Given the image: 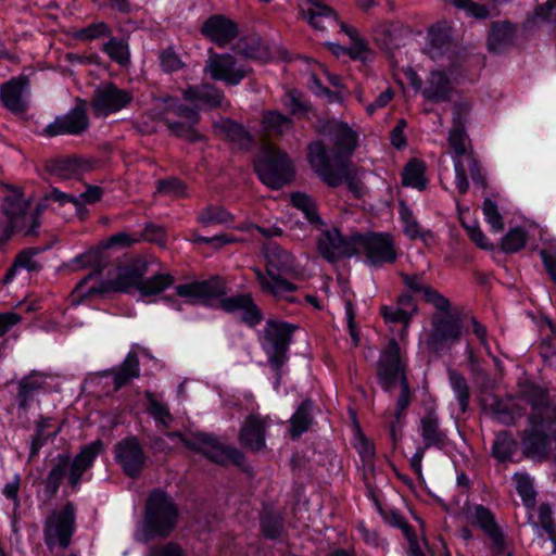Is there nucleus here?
I'll list each match as a JSON object with an SVG mask.
<instances>
[{
	"label": "nucleus",
	"mask_w": 556,
	"mask_h": 556,
	"mask_svg": "<svg viewBox=\"0 0 556 556\" xmlns=\"http://www.w3.org/2000/svg\"><path fill=\"white\" fill-rule=\"evenodd\" d=\"M355 149L356 141H311L306 148V160L325 185L337 188L345 182L361 198L365 187L359 169L351 161Z\"/></svg>",
	"instance_id": "obj_1"
},
{
	"label": "nucleus",
	"mask_w": 556,
	"mask_h": 556,
	"mask_svg": "<svg viewBox=\"0 0 556 556\" xmlns=\"http://www.w3.org/2000/svg\"><path fill=\"white\" fill-rule=\"evenodd\" d=\"M184 99L192 104L191 108L179 103L170 96L153 99V104L160 110L173 112L179 121H168L167 126L172 136L199 139L194 126L199 122V111L203 109L223 108L226 104L224 93L212 85L188 87L182 91Z\"/></svg>",
	"instance_id": "obj_2"
},
{
	"label": "nucleus",
	"mask_w": 556,
	"mask_h": 556,
	"mask_svg": "<svg viewBox=\"0 0 556 556\" xmlns=\"http://www.w3.org/2000/svg\"><path fill=\"white\" fill-rule=\"evenodd\" d=\"M265 273L260 268H253L262 292L270 294L278 300L291 303L296 302V298L292 293L298 290V286L285 278V276H290L291 278H299L301 276L294 256L281 247L270 243L265 247Z\"/></svg>",
	"instance_id": "obj_3"
},
{
	"label": "nucleus",
	"mask_w": 556,
	"mask_h": 556,
	"mask_svg": "<svg viewBox=\"0 0 556 556\" xmlns=\"http://www.w3.org/2000/svg\"><path fill=\"white\" fill-rule=\"evenodd\" d=\"M523 397L533 406L530 417V430L523 437V456L534 460H543L549 454V434L554 433L555 421L549 416L547 392L523 381Z\"/></svg>",
	"instance_id": "obj_4"
},
{
	"label": "nucleus",
	"mask_w": 556,
	"mask_h": 556,
	"mask_svg": "<svg viewBox=\"0 0 556 556\" xmlns=\"http://www.w3.org/2000/svg\"><path fill=\"white\" fill-rule=\"evenodd\" d=\"M256 150L253 167L258 179L268 188L278 190L290 184L295 177V166L286 151L273 141H239L240 151Z\"/></svg>",
	"instance_id": "obj_5"
},
{
	"label": "nucleus",
	"mask_w": 556,
	"mask_h": 556,
	"mask_svg": "<svg viewBox=\"0 0 556 556\" xmlns=\"http://www.w3.org/2000/svg\"><path fill=\"white\" fill-rule=\"evenodd\" d=\"M178 519L179 508L174 498L161 489L152 490L144 504L138 540L147 543L153 539H167Z\"/></svg>",
	"instance_id": "obj_6"
},
{
	"label": "nucleus",
	"mask_w": 556,
	"mask_h": 556,
	"mask_svg": "<svg viewBox=\"0 0 556 556\" xmlns=\"http://www.w3.org/2000/svg\"><path fill=\"white\" fill-rule=\"evenodd\" d=\"M7 194L3 197L1 210L8 219V224L0 233V243H5L14 231H23L25 236H38L40 223L38 216L45 208V204L38 203L34 212H30V202L23 198L20 188L3 185Z\"/></svg>",
	"instance_id": "obj_7"
},
{
	"label": "nucleus",
	"mask_w": 556,
	"mask_h": 556,
	"mask_svg": "<svg viewBox=\"0 0 556 556\" xmlns=\"http://www.w3.org/2000/svg\"><path fill=\"white\" fill-rule=\"evenodd\" d=\"M378 382L386 391H391L399 381L401 394L396 401L394 417L397 422L401 421L404 412L412 402V391L405 374V367L400 356V345L395 339H391L387 348L381 352L377 363Z\"/></svg>",
	"instance_id": "obj_8"
},
{
	"label": "nucleus",
	"mask_w": 556,
	"mask_h": 556,
	"mask_svg": "<svg viewBox=\"0 0 556 556\" xmlns=\"http://www.w3.org/2000/svg\"><path fill=\"white\" fill-rule=\"evenodd\" d=\"M105 264L101 261L97 262L96 269L83 278L76 286L74 293L77 298L91 296L93 294H104L110 291L128 292L130 288H136L139 291L141 279L148 270L147 262L137 260L128 266L118 267L116 277L109 280H103L99 286H93L85 289L87 282L93 278L100 277Z\"/></svg>",
	"instance_id": "obj_9"
},
{
	"label": "nucleus",
	"mask_w": 556,
	"mask_h": 556,
	"mask_svg": "<svg viewBox=\"0 0 556 556\" xmlns=\"http://www.w3.org/2000/svg\"><path fill=\"white\" fill-rule=\"evenodd\" d=\"M102 450L103 443L97 440L81 447L72 462H70L67 455H59L56 464L47 476L46 493L50 497L54 496L67 470L68 483L75 489L79 484L83 475L92 466Z\"/></svg>",
	"instance_id": "obj_10"
},
{
	"label": "nucleus",
	"mask_w": 556,
	"mask_h": 556,
	"mask_svg": "<svg viewBox=\"0 0 556 556\" xmlns=\"http://www.w3.org/2000/svg\"><path fill=\"white\" fill-rule=\"evenodd\" d=\"M300 12L315 29L324 30L329 26H340V30L351 39V46L348 48V54L352 59H366L368 53L367 42L358 36L356 28L345 23H339L334 11L330 7L319 0H308L305 7H301Z\"/></svg>",
	"instance_id": "obj_11"
},
{
	"label": "nucleus",
	"mask_w": 556,
	"mask_h": 556,
	"mask_svg": "<svg viewBox=\"0 0 556 556\" xmlns=\"http://www.w3.org/2000/svg\"><path fill=\"white\" fill-rule=\"evenodd\" d=\"M460 314L447 311H438L431 317V329L426 340L427 349L435 354L450 349L462 337Z\"/></svg>",
	"instance_id": "obj_12"
},
{
	"label": "nucleus",
	"mask_w": 556,
	"mask_h": 556,
	"mask_svg": "<svg viewBox=\"0 0 556 556\" xmlns=\"http://www.w3.org/2000/svg\"><path fill=\"white\" fill-rule=\"evenodd\" d=\"M169 438H178L182 443L201 454L211 462L218 465L232 463L241 466L244 463V455L237 447L220 443L215 437L206 433H197L193 438H184L179 432L167 433Z\"/></svg>",
	"instance_id": "obj_13"
},
{
	"label": "nucleus",
	"mask_w": 556,
	"mask_h": 556,
	"mask_svg": "<svg viewBox=\"0 0 556 556\" xmlns=\"http://www.w3.org/2000/svg\"><path fill=\"white\" fill-rule=\"evenodd\" d=\"M296 325L286 321L267 320L264 327L263 348L268 355L271 367L279 371L287 361V352Z\"/></svg>",
	"instance_id": "obj_14"
},
{
	"label": "nucleus",
	"mask_w": 556,
	"mask_h": 556,
	"mask_svg": "<svg viewBox=\"0 0 556 556\" xmlns=\"http://www.w3.org/2000/svg\"><path fill=\"white\" fill-rule=\"evenodd\" d=\"M450 152L454 159L456 188L465 194L469 188L467 172L475 184L485 187V178L480 172L470 141H450Z\"/></svg>",
	"instance_id": "obj_15"
},
{
	"label": "nucleus",
	"mask_w": 556,
	"mask_h": 556,
	"mask_svg": "<svg viewBox=\"0 0 556 556\" xmlns=\"http://www.w3.org/2000/svg\"><path fill=\"white\" fill-rule=\"evenodd\" d=\"M361 252L372 266L392 264L397 257L393 238L388 233H357L356 254Z\"/></svg>",
	"instance_id": "obj_16"
},
{
	"label": "nucleus",
	"mask_w": 556,
	"mask_h": 556,
	"mask_svg": "<svg viewBox=\"0 0 556 556\" xmlns=\"http://www.w3.org/2000/svg\"><path fill=\"white\" fill-rule=\"evenodd\" d=\"M75 529V508L67 503L60 511H52L45 522V542L48 546L56 543L67 548Z\"/></svg>",
	"instance_id": "obj_17"
},
{
	"label": "nucleus",
	"mask_w": 556,
	"mask_h": 556,
	"mask_svg": "<svg viewBox=\"0 0 556 556\" xmlns=\"http://www.w3.org/2000/svg\"><path fill=\"white\" fill-rule=\"evenodd\" d=\"M356 235L343 237L337 228L324 229L317 241L319 254L330 263L356 255Z\"/></svg>",
	"instance_id": "obj_18"
},
{
	"label": "nucleus",
	"mask_w": 556,
	"mask_h": 556,
	"mask_svg": "<svg viewBox=\"0 0 556 556\" xmlns=\"http://www.w3.org/2000/svg\"><path fill=\"white\" fill-rule=\"evenodd\" d=\"M409 78L413 87L420 90L422 97L433 103L450 101L454 92L453 78L441 70L431 71L424 86L416 73L412 72Z\"/></svg>",
	"instance_id": "obj_19"
},
{
	"label": "nucleus",
	"mask_w": 556,
	"mask_h": 556,
	"mask_svg": "<svg viewBox=\"0 0 556 556\" xmlns=\"http://www.w3.org/2000/svg\"><path fill=\"white\" fill-rule=\"evenodd\" d=\"M132 100V94L108 83L97 87L93 91L91 108L96 116H106L119 112Z\"/></svg>",
	"instance_id": "obj_20"
},
{
	"label": "nucleus",
	"mask_w": 556,
	"mask_h": 556,
	"mask_svg": "<svg viewBox=\"0 0 556 556\" xmlns=\"http://www.w3.org/2000/svg\"><path fill=\"white\" fill-rule=\"evenodd\" d=\"M89 125L87 117V102L77 99L75 106L61 116H58L45 129V135L56 136H79Z\"/></svg>",
	"instance_id": "obj_21"
},
{
	"label": "nucleus",
	"mask_w": 556,
	"mask_h": 556,
	"mask_svg": "<svg viewBox=\"0 0 556 556\" xmlns=\"http://www.w3.org/2000/svg\"><path fill=\"white\" fill-rule=\"evenodd\" d=\"M115 460L124 472L130 477H138L146 464V454L136 437H127L114 446Z\"/></svg>",
	"instance_id": "obj_22"
},
{
	"label": "nucleus",
	"mask_w": 556,
	"mask_h": 556,
	"mask_svg": "<svg viewBox=\"0 0 556 556\" xmlns=\"http://www.w3.org/2000/svg\"><path fill=\"white\" fill-rule=\"evenodd\" d=\"M205 70L215 80H222L228 85H238L249 73V68L230 54L213 55L207 61Z\"/></svg>",
	"instance_id": "obj_23"
},
{
	"label": "nucleus",
	"mask_w": 556,
	"mask_h": 556,
	"mask_svg": "<svg viewBox=\"0 0 556 556\" xmlns=\"http://www.w3.org/2000/svg\"><path fill=\"white\" fill-rule=\"evenodd\" d=\"M269 421L268 417H262L254 413L247 416L238 434L240 444L253 452L264 450L266 446V428Z\"/></svg>",
	"instance_id": "obj_24"
},
{
	"label": "nucleus",
	"mask_w": 556,
	"mask_h": 556,
	"mask_svg": "<svg viewBox=\"0 0 556 556\" xmlns=\"http://www.w3.org/2000/svg\"><path fill=\"white\" fill-rule=\"evenodd\" d=\"M176 293L190 303L207 304L212 299L225 294V286L218 277L208 280L184 283L176 287Z\"/></svg>",
	"instance_id": "obj_25"
},
{
	"label": "nucleus",
	"mask_w": 556,
	"mask_h": 556,
	"mask_svg": "<svg viewBox=\"0 0 556 556\" xmlns=\"http://www.w3.org/2000/svg\"><path fill=\"white\" fill-rule=\"evenodd\" d=\"M46 169L61 179H78L92 169V162L76 155L59 156L48 160Z\"/></svg>",
	"instance_id": "obj_26"
},
{
	"label": "nucleus",
	"mask_w": 556,
	"mask_h": 556,
	"mask_svg": "<svg viewBox=\"0 0 556 556\" xmlns=\"http://www.w3.org/2000/svg\"><path fill=\"white\" fill-rule=\"evenodd\" d=\"M473 510L476 523L492 542L493 555L502 556L507 548V542L501 528L495 521L494 515L488 507L483 505H476Z\"/></svg>",
	"instance_id": "obj_27"
},
{
	"label": "nucleus",
	"mask_w": 556,
	"mask_h": 556,
	"mask_svg": "<svg viewBox=\"0 0 556 556\" xmlns=\"http://www.w3.org/2000/svg\"><path fill=\"white\" fill-rule=\"evenodd\" d=\"M220 306L228 313L237 311L242 312L241 319L250 327H254L263 319V314L260 307L255 304L253 298L249 293L238 294L230 298L223 299Z\"/></svg>",
	"instance_id": "obj_28"
},
{
	"label": "nucleus",
	"mask_w": 556,
	"mask_h": 556,
	"mask_svg": "<svg viewBox=\"0 0 556 556\" xmlns=\"http://www.w3.org/2000/svg\"><path fill=\"white\" fill-rule=\"evenodd\" d=\"M3 105L13 113H23L28 106L27 79L18 77L3 84L0 90Z\"/></svg>",
	"instance_id": "obj_29"
},
{
	"label": "nucleus",
	"mask_w": 556,
	"mask_h": 556,
	"mask_svg": "<svg viewBox=\"0 0 556 556\" xmlns=\"http://www.w3.org/2000/svg\"><path fill=\"white\" fill-rule=\"evenodd\" d=\"M403 283L413 292L422 293L427 303L433 305L437 311H447L451 307V302L443 294L439 293L431 286L424 282L422 275H408L405 273L400 274Z\"/></svg>",
	"instance_id": "obj_30"
},
{
	"label": "nucleus",
	"mask_w": 556,
	"mask_h": 556,
	"mask_svg": "<svg viewBox=\"0 0 556 556\" xmlns=\"http://www.w3.org/2000/svg\"><path fill=\"white\" fill-rule=\"evenodd\" d=\"M237 33V25L220 15L210 17L202 26V34L219 47L228 45Z\"/></svg>",
	"instance_id": "obj_31"
},
{
	"label": "nucleus",
	"mask_w": 556,
	"mask_h": 556,
	"mask_svg": "<svg viewBox=\"0 0 556 556\" xmlns=\"http://www.w3.org/2000/svg\"><path fill=\"white\" fill-rule=\"evenodd\" d=\"M452 50L451 28L445 24H439L430 28L425 52L434 61H441L445 56L450 59Z\"/></svg>",
	"instance_id": "obj_32"
},
{
	"label": "nucleus",
	"mask_w": 556,
	"mask_h": 556,
	"mask_svg": "<svg viewBox=\"0 0 556 556\" xmlns=\"http://www.w3.org/2000/svg\"><path fill=\"white\" fill-rule=\"evenodd\" d=\"M479 401L482 409L486 414L492 415L500 422L510 424L515 420L510 400L504 401L492 392L483 391L481 392Z\"/></svg>",
	"instance_id": "obj_33"
},
{
	"label": "nucleus",
	"mask_w": 556,
	"mask_h": 556,
	"mask_svg": "<svg viewBox=\"0 0 556 556\" xmlns=\"http://www.w3.org/2000/svg\"><path fill=\"white\" fill-rule=\"evenodd\" d=\"M420 435L425 448H442L446 442V434L440 428L439 418L434 412H429L420 419Z\"/></svg>",
	"instance_id": "obj_34"
},
{
	"label": "nucleus",
	"mask_w": 556,
	"mask_h": 556,
	"mask_svg": "<svg viewBox=\"0 0 556 556\" xmlns=\"http://www.w3.org/2000/svg\"><path fill=\"white\" fill-rule=\"evenodd\" d=\"M515 36L516 28L510 23H493L488 38V47L492 52H503L513 45Z\"/></svg>",
	"instance_id": "obj_35"
},
{
	"label": "nucleus",
	"mask_w": 556,
	"mask_h": 556,
	"mask_svg": "<svg viewBox=\"0 0 556 556\" xmlns=\"http://www.w3.org/2000/svg\"><path fill=\"white\" fill-rule=\"evenodd\" d=\"M104 375L113 376L114 391H118L140 375L139 358L136 353H129L121 366L115 370L105 371Z\"/></svg>",
	"instance_id": "obj_36"
},
{
	"label": "nucleus",
	"mask_w": 556,
	"mask_h": 556,
	"mask_svg": "<svg viewBox=\"0 0 556 556\" xmlns=\"http://www.w3.org/2000/svg\"><path fill=\"white\" fill-rule=\"evenodd\" d=\"M519 443L508 431L496 434L492 445V456L506 468L509 462H515L513 456L518 452Z\"/></svg>",
	"instance_id": "obj_37"
},
{
	"label": "nucleus",
	"mask_w": 556,
	"mask_h": 556,
	"mask_svg": "<svg viewBox=\"0 0 556 556\" xmlns=\"http://www.w3.org/2000/svg\"><path fill=\"white\" fill-rule=\"evenodd\" d=\"M528 521L535 529H542L553 542V552L556 554V525L553 519L552 508L548 504H541L535 513H529Z\"/></svg>",
	"instance_id": "obj_38"
},
{
	"label": "nucleus",
	"mask_w": 556,
	"mask_h": 556,
	"mask_svg": "<svg viewBox=\"0 0 556 556\" xmlns=\"http://www.w3.org/2000/svg\"><path fill=\"white\" fill-rule=\"evenodd\" d=\"M470 111L471 104L466 99H460L454 103L448 139H464L467 136V124Z\"/></svg>",
	"instance_id": "obj_39"
},
{
	"label": "nucleus",
	"mask_w": 556,
	"mask_h": 556,
	"mask_svg": "<svg viewBox=\"0 0 556 556\" xmlns=\"http://www.w3.org/2000/svg\"><path fill=\"white\" fill-rule=\"evenodd\" d=\"M425 173V162L419 159H410L403 167L402 185L424 191L428 185Z\"/></svg>",
	"instance_id": "obj_40"
},
{
	"label": "nucleus",
	"mask_w": 556,
	"mask_h": 556,
	"mask_svg": "<svg viewBox=\"0 0 556 556\" xmlns=\"http://www.w3.org/2000/svg\"><path fill=\"white\" fill-rule=\"evenodd\" d=\"M312 408L313 403L307 399L300 404L296 412L292 415L289 432L293 439L299 438L302 433L308 430L313 421Z\"/></svg>",
	"instance_id": "obj_41"
},
{
	"label": "nucleus",
	"mask_w": 556,
	"mask_h": 556,
	"mask_svg": "<svg viewBox=\"0 0 556 556\" xmlns=\"http://www.w3.org/2000/svg\"><path fill=\"white\" fill-rule=\"evenodd\" d=\"M154 194L178 200L188 197V188L186 184L177 177H168L156 181Z\"/></svg>",
	"instance_id": "obj_42"
},
{
	"label": "nucleus",
	"mask_w": 556,
	"mask_h": 556,
	"mask_svg": "<svg viewBox=\"0 0 556 556\" xmlns=\"http://www.w3.org/2000/svg\"><path fill=\"white\" fill-rule=\"evenodd\" d=\"M263 129L269 135L283 136L292 127V121L277 111H268L262 117Z\"/></svg>",
	"instance_id": "obj_43"
},
{
	"label": "nucleus",
	"mask_w": 556,
	"mask_h": 556,
	"mask_svg": "<svg viewBox=\"0 0 556 556\" xmlns=\"http://www.w3.org/2000/svg\"><path fill=\"white\" fill-rule=\"evenodd\" d=\"M43 382L37 375H29L20 381L17 401L21 408H27L28 402L34 399L36 392L42 389Z\"/></svg>",
	"instance_id": "obj_44"
},
{
	"label": "nucleus",
	"mask_w": 556,
	"mask_h": 556,
	"mask_svg": "<svg viewBox=\"0 0 556 556\" xmlns=\"http://www.w3.org/2000/svg\"><path fill=\"white\" fill-rule=\"evenodd\" d=\"M175 279L170 274H156L151 278L141 279L139 292L142 296L160 294L174 283Z\"/></svg>",
	"instance_id": "obj_45"
},
{
	"label": "nucleus",
	"mask_w": 556,
	"mask_h": 556,
	"mask_svg": "<svg viewBox=\"0 0 556 556\" xmlns=\"http://www.w3.org/2000/svg\"><path fill=\"white\" fill-rule=\"evenodd\" d=\"M321 135L329 136L331 139H357L359 134L350 127L346 123L331 119L325 121L319 125Z\"/></svg>",
	"instance_id": "obj_46"
},
{
	"label": "nucleus",
	"mask_w": 556,
	"mask_h": 556,
	"mask_svg": "<svg viewBox=\"0 0 556 556\" xmlns=\"http://www.w3.org/2000/svg\"><path fill=\"white\" fill-rule=\"evenodd\" d=\"M291 203L304 213L309 223L323 226V222L317 213L316 202L312 197L306 193L294 192L291 194Z\"/></svg>",
	"instance_id": "obj_47"
},
{
	"label": "nucleus",
	"mask_w": 556,
	"mask_h": 556,
	"mask_svg": "<svg viewBox=\"0 0 556 556\" xmlns=\"http://www.w3.org/2000/svg\"><path fill=\"white\" fill-rule=\"evenodd\" d=\"M450 384L456 393L460 409L465 413L469 405L470 389L465 377L455 369L448 370Z\"/></svg>",
	"instance_id": "obj_48"
},
{
	"label": "nucleus",
	"mask_w": 556,
	"mask_h": 556,
	"mask_svg": "<svg viewBox=\"0 0 556 556\" xmlns=\"http://www.w3.org/2000/svg\"><path fill=\"white\" fill-rule=\"evenodd\" d=\"M233 216L222 206L208 205L198 216V222L204 227L227 224L232 222Z\"/></svg>",
	"instance_id": "obj_49"
},
{
	"label": "nucleus",
	"mask_w": 556,
	"mask_h": 556,
	"mask_svg": "<svg viewBox=\"0 0 556 556\" xmlns=\"http://www.w3.org/2000/svg\"><path fill=\"white\" fill-rule=\"evenodd\" d=\"M261 529L267 539H278L283 531V520L279 514L265 511L261 517Z\"/></svg>",
	"instance_id": "obj_50"
},
{
	"label": "nucleus",
	"mask_w": 556,
	"mask_h": 556,
	"mask_svg": "<svg viewBox=\"0 0 556 556\" xmlns=\"http://www.w3.org/2000/svg\"><path fill=\"white\" fill-rule=\"evenodd\" d=\"M217 136H225L227 139H249L247 130L231 119H220L214 125Z\"/></svg>",
	"instance_id": "obj_51"
},
{
	"label": "nucleus",
	"mask_w": 556,
	"mask_h": 556,
	"mask_svg": "<svg viewBox=\"0 0 556 556\" xmlns=\"http://www.w3.org/2000/svg\"><path fill=\"white\" fill-rule=\"evenodd\" d=\"M149 407L148 412L151 416L160 421L163 426L168 427L173 420L169 409L166 404L159 402L151 392L146 393Z\"/></svg>",
	"instance_id": "obj_52"
},
{
	"label": "nucleus",
	"mask_w": 556,
	"mask_h": 556,
	"mask_svg": "<svg viewBox=\"0 0 556 556\" xmlns=\"http://www.w3.org/2000/svg\"><path fill=\"white\" fill-rule=\"evenodd\" d=\"M546 232L535 223L523 218V248L528 247L532 250L539 248V241L543 240Z\"/></svg>",
	"instance_id": "obj_53"
},
{
	"label": "nucleus",
	"mask_w": 556,
	"mask_h": 556,
	"mask_svg": "<svg viewBox=\"0 0 556 556\" xmlns=\"http://www.w3.org/2000/svg\"><path fill=\"white\" fill-rule=\"evenodd\" d=\"M399 30H400L399 23H394V22H390V21L377 22L374 27V38L378 42L388 45L394 39V37Z\"/></svg>",
	"instance_id": "obj_54"
},
{
	"label": "nucleus",
	"mask_w": 556,
	"mask_h": 556,
	"mask_svg": "<svg viewBox=\"0 0 556 556\" xmlns=\"http://www.w3.org/2000/svg\"><path fill=\"white\" fill-rule=\"evenodd\" d=\"M104 51L109 56L118 64H126L129 60L128 46L125 41L118 39H111L104 45Z\"/></svg>",
	"instance_id": "obj_55"
},
{
	"label": "nucleus",
	"mask_w": 556,
	"mask_h": 556,
	"mask_svg": "<svg viewBox=\"0 0 556 556\" xmlns=\"http://www.w3.org/2000/svg\"><path fill=\"white\" fill-rule=\"evenodd\" d=\"M482 211L483 214L488 220V223L491 225L492 229L495 231H501L504 228V223L502 215L498 212L497 205L494 201L486 198L483 201L482 204Z\"/></svg>",
	"instance_id": "obj_56"
},
{
	"label": "nucleus",
	"mask_w": 556,
	"mask_h": 556,
	"mask_svg": "<svg viewBox=\"0 0 556 556\" xmlns=\"http://www.w3.org/2000/svg\"><path fill=\"white\" fill-rule=\"evenodd\" d=\"M540 255L549 278L556 286V243L549 242L548 247L541 248Z\"/></svg>",
	"instance_id": "obj_57"
},
{
	"label": "nucleus",
	"mask_w": 556,
	"mask_h": 556,
	"mask_svg": "<svg viewBox=\"0 0 556 556\" xmlns=\"http://www.w3.org/2000/svg\"><path fill=\"white\" fill-rule=\"evenodd\" d=\"M110 33L111 29L108 24H105L104 22H98L80 29L77 36L80 39L93 40L100 37L108 36L110 35Z\"/></svg>",
	"instance_id": "obj_58"
},
{
	"label": "nucleus",
	"mask_w": 556,
	"mask_h": 556,
	"mask_svg": "<svg viewBox=\"0 0 556 556\" xmlns=\"http://www.w3.org/2000/svg\"><path fill=\"white\" fill-rule=\"evenodd\" d=\"M381 314L386 321L388 323H403L405 326L408 325L412 316L406 313V308H401L400 306L390 307L382 306Z\"/></svg>",
	"instance_id": "obj_59"
},
{
	"label": "nucleus",
	"mask_w": 556,
	"mask_h": 556,
	"mask_svg": "<svg viewBox=\"0 0 556 556\" xmlns=\"http://www.w3.org/2000/svg\"><path fill=\"white\" fill-rule=\"evenodd\" d=\"M502 250L506 253H515L521 249V228L510 229L502 240Z\"/></svg>",
	"instance_id": "obj_60"
},
{
	"label": "nucleus",
	"mask_w": 556,
	"mask_h": 556,
	"mask_svg": "<svg viewBox=\"0 0 556 556\" xmlns=\"http://www.w3.org/2000/svg\"><path fill=\"white\" fill-rule=\"evenodd\" d=\"M37 249H25L18 253L15 258V267L26 268L28 271H36L40 269V265L34 260L37 254Z\"/></svg>",
	"instance_id": "obj_61"
},
{
	"label": "nucleus",
	"mask_w": 556,
	"mask_h": 556,
	"mask_svg": "<svg viewBox=\"0 0 556 556\" xmlns=\"http://www.w3.org/2000/svg\"><path fill=\"white\" fill-rule=\"evenodd\" d=\"M401 217L404 223V232L410 239H417L418 235L421 231L420 226L417 223V220L414 218L413 213L405 205H402Z\"/></svg>",
	"instance_id": "obj_62"
},
{
	"label": "nucleus",
	"mask_w": 556,
	"mask_h": 556,
	"mask_svg": "<svg viewBox=\"0 0 556 556\" xmlns=\"http://www.w3.org/2000/svg\"><path fill=\"white\" fill-rule=\"evenodd\" d=\"M148 556H186L181 546L175 542L154 545Z\"/></svg>",
	"instance_id": "obj_63"
},
{
	"label": "nucleus",
	"mask_w": 556,
	"mask_h": 556,
	"mask_svg": "<svg viewBox=\"0 0 556 556\" xmlns=\"http://www.w3.org/2000/svg\"><path fill=\"white\" fill-rule=\"evenodd\" d=\"M160 63L165 72H176L182 67L179 56L170 49L164 50L160 54Z\"/></svg>",
	"instance_id": "obj_64"
}]
</instances>
